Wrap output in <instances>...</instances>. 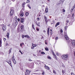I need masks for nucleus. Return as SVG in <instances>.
<instances>
[{
  "instance_id": "nucleus-1",
  "label": "nucleus",
  "mask_w": 75,
  "mask_h": 75,
  "mask_svg": "<svg viewBox=\"0 0 75 75\" xmlns=\"http://www.w3.org/2000/svg\"><path fill=\"white\" fill-rule=\"evenodd\" d=\"M64 38L66 40H67V42L68 44H70V43H72V45L73 46H75V41L73 40L72 41V40H71L69 39V38H68V35H67V32H64ZM72 41V42H71Z\"/></svg>"
},
{
  "instance_id": "nucleus-2",
  "label": "nucleus",
  "mask_w": 75,
  "mask_h": 75,
  "mask_svg": "<svg viewBox=\"0 0 75 75\" xmlns=\"http://www.w3.org/2000/svg\"><path fill=\"white\" fill-rule=\"evenodd\" d=\"M68 58V55L67 54H64L62 56V58L64 60H67Z\"/></svg>"
},
{
  "instance_id": "nucleus-3",
  "label": "nucleus",
  "mask_w": 75,
  "mask_h": 75,
  "mask_svg": "<svg viewBox=\"0 0 75 75\" xmlns=\"http://www.w3.org/2000/svg\"><path fill=\"white\" fill-rule=\"evenodd\" d=\"M14 13V10L13 9H11L10 11V13L9 14V16L11 17L13 15V14Z\"/></svg>"
},
{
  "instance_id": "nucleus-4",
  "label": "nucleus",
  "mask_w": 75,
  "mask_h": 75,
  "mask_svg": "<svg viewBox=\"0 0 75 75\" xmlns=\"http://www.w3.org/2000/svg\"><path fill=\"white\" fill-rule=\"evenodd\" d=\"M30 72H31V71L27 70H26V73H25V75H29L30 73Z\"/></svg>"
},
{
  "instance_id": "nucleus-5",
  "label": "nucleus",
  "mask_w": 75,
  "mask_h": 75,
  "mask_svg": "<svg viewBox=\"0 0 75 75\" xmlns=\"http://www.w3.org/2000/svg\"><path fill=\"white\" fill-rule=\"evenodd\" d=\"M12 59V61L13 62L14 64H16V60L14 59V56H13Z\"/></svg>"
},
{
  "instance_id": "nucleus-6",
  "label": "nucleus",
  "mask_w": 75,
  "mask_h": 75,
  "mask_svg": "<svg viewBox=\"0 0 75 75\" xmlns=\"http://www.w3.org/2000/svg\"><path fill=\"white\" fill-rule=\"evenodd\" d=\"M21 31H23L24 30V25H22L21 26Z\"/></svg>"
},
{
  "instance_id": "nucleus-7",
  "label": "nucleus",
  "mask_w": 75,
  "mask_h": 75,
  "mask_svg": "<svg viewBox=\"0 0 75 75\" xmlns=\"http://www.w3.org/2000/svg\"><path fill=\"white\" fill-rule=\"evenodd\" d=\"M2 29L4 31H5L6 30V26H4V25H3V27H2Z\"/></svg>"
},
{
  "instance_id": "nucleus-8",
  "label": "nucleus",
  "mask_w": 75,
  "mask_h": 75,
  "mask_svg": "<svg viewBox=\"0 0 75 75\" xmlns=\"http://www.w3.org/2000/svg\"><path fill=\"white\" fill-rule=\"evenodd\" d=\"M7 62L10 65L11 67H12V65L11 64V61H9V62Z\"/></svg>"
},
{
  "instance_id": "nucleus-9",
  "label": "nucleus",
  "mask_w": 75,
  "mask_h": 75,
  "mask_svg": "<svg viewBox=\"0 0 75 75\" xmlns=\"http://www.w3.org/2000/svg\"><path fill=\"white\" fill-rule=\"evenodd\" d=\"M44 18L46 21V23H47L48 22V21H47V17H46L45 16H44Z\"/></svg>"
},
{
  "instance_id": "nucleus-10",
  "label": "nucleus",
  "mask_w": 75,
  "mask_h": 75,
  "mask_svg": "<svg viewBox=\"0 0 75 75\" xmlns=\"http://www.w3.org/2000/svg\"><path fill=\"white\" fill-rule=\"evenodd\" d=\"M20 13V16L21 17H23V16H24V12L21 11Z\"/></svg>"
},
{
  "instance_id": "nucleus-11",
  "label": "nucleus",
  "mask_w": 75,
  "mask_h": 75,
  "mask_svg": "<svg viewBox=\"0 0 75 75\" xmlns=\"http://www.w3.org/2000/svg\"><path fill=\"white\" fill-rule=\"evenodd\" d=\"M18 22H13V25L15 26H16L17 25Z\"/></svg>"
},
{
  "instance_id": "nucleus-12",
  "label": "nucleus",
  "mask_w": 75,
  "mask_h": 75,
  "mask_svg": "<svg viewBox=\"0 0 75 75\" xmlns=\"http://www.w3.org/2000/svg\"><path fill=\"white\" fill-rule=\"evenodd\" d=\"M45 68L47 69H48V70H49V69H50V68H49V67H48L46 66V65H45Z\"/></svg>"
},
{
  "instance_id": "nucleus-13",
  "label": "nucleus",
  "mask_w": 75,
  "mask_h": 75,
  "mask_svg": "<svg viewBox=\"0 0 75 75\" xmlns=\"http://www.w3.org/2000/svg\"><path fill=\"white\" fill-rule=\"evenodd\" d=\"M59 22H58L56 24V25H55V27H57V26H58V25H59Z\"/></svg>"
},
{
  "instance_id": "nucleus-14",
  "label": "nucleus",
  "mask_w": 75,
  "mask_h": 75,
  "mask_svg": "<svg viewBox=\"0 0 75 75\" xmlns=\"http://www.w3.org/2000/svg\"><path fill=\"white\" fill-rule=\"evenodd\" d=\"M48 8H45V12L46 13H48Z\"/></svg>"
},
{
  "instance_id": "nucleus-15",
  "label": "nucleus",
  "mask_w": 75,
  "mask_h": 75,
  "mask_svg": "<svg viewBox=\"0 0 75 75\" xmlns=\"http://www.w3.org/2000/svg\"><path fill=\"white\" fill-rule=\"evenodd\" d=\"M21 22L22 23H23L24 22V19L23 18H21Z\"/></svg>"
},
{
  "instance_id": "nucleus-16",
  "label": "nucleus",
  "mask_w": 75,
  "mask_h": 75,
  "mask_svg": "<svg viewBox=\"0 0 75 75\" xmlns=\"http://www.w3.org/2000/svg\"><path fill=\"white\" fill-rule=\"evenodd\" d=\"M25 2H23L22 4V7H24V5H25Z\"/></svg>"
},
{
  "instance_id": "nucleus-17",
  "label": "nucleus",
  "mask_w": 75,
  "mask_h": 75,
  "mask_svg": "<svg viewBox=\"0 0 75 75\" xmlns=\"http://www.w3.org/2000/svg\"><path fill=\"white\" fill-rule=\"evenodd\" d=\"M9 35H10V33H7V38H9Z\"/></svg>"
},
{
  "instance_id": "nucleus-18",
  "label": "nucleus",
  "mask_w": 75,
  "mask_h": 75,
  "mask_svg": "<svg viewBox=\"0 0 75 75\" xmlns=\"http://www.w3.org/2000/svg\"><path fill=\"white\" fill-rule=\"evenodd\" d=\"M48 30H47V33L48 35H49V32L50 31V28H48Z\"/></svg>"
},
{
  "instance_id": "nucleus-19",
  "label": "nucleus",
  "mask_w": 75,
  "mask_h": 75,
  "mask_svg": "<svg viewBox=\"0 0 75 75\" xmlns=\"http://www.w3.org/2000/svg\"><path fill=\"white\" fill-rule=\"evenodd\" d=\"M25 37L29 38H30V36L28 35H25Z\"/></svg>"
},
{
  "instance_id": "nucleus-20",
  "label": "nucleus",
  "mask_w": 75,
  "mask_h": 75,
  "mask_svg": "<svg viewBox=\"0 0 75 75\" xmlns=\"http://www.w3.org/2000/svg\"><path fill=\"white\" fill-rule=\"evenodd\" d=\"M54 57V58L56 60H57V56L54 54V55H53Z\"/></svg>"
},
{
  "instance_id": "nucleus-21",
  "label": "nucleus",
  "mask_w": 75,
  "mask_h": 75,
  "mask_svg": "<svg viewBox=\"0 0 75 75\" xmlns=\"http://www.w3.org/2000/svg\"><path fill=\"white\" fill-rule=\"evenodd\" d=\"M12 49H11V48H10V50H9V54H10V53L11 52V50Z\"/></svg>"
},
{
  "instance_id": "nucleus-22",
  "label": "nucleus",
  "mask_w": 75,
  "mask_h": 75,
  "mask_svg": "<svg viewBox=\"0 0 75 75\" xmlns=\"http://www.w3.org/2000/svg\"><path fill=\"white\" fill-rule=\"evenodd\" d=\"M1 40L0 39V47H1Z\"/></svg>"
},
{
  "instance_id": "nucleus-23",
  "label": "nucleus",
  "mask_w": 75,
  "mask_h": 75,
  "mask_svg": "<svg viewBox=\"0 0 75 75\" xmlns=\"http://www.w3.org/2000/svg\"><path fill=\"white\" fill-rule=\"evenodd\" d=\"M67 27H67V26H66L64 27V30H67Z\"/></svg>"
},
{
  "instance_id": "nucleus-24",
  "label": "nucleus",
  "mask_w": 75,
  "mask_h": 75,
  "mask_svg": "<svg viewBox=\"0 0 75 75\" xmlns=\"http://www.w3.org/2000/svg\"><path fill=\"white\" fill-rule=\"evenodd\" d=\"M53 72L54 74H56V71H55V70H53Z\"/></svg>"
},
{
  "instance_id": "nucleus-25",
  "label": "nucleus",
  "mask_w": 75,
  "mask_h": 75,
  "mask_svg": "<svg viewBox=\"0 0 75 75\" xmlns=\"http://www.w3.org/2000/svg\"><path fill=\"white\" fill-rule=\"evenodd\" d=\"M32 28H33L34 29V30H35V28H34V24H32Z\"/></svg>"
},
{
  "instance_id": "nucleus-26",
  "label": "nucleus",
  "mask_w": 75,
  "mask_h": 75,
  "mask_svg": "<svg viewBox=\"0 0 75 75\" xmlns=\"http://www.w3.org/2000/svg\"><path fill=\"white\" fill-rule=\"evenodd\" d=\"M30 4H28V6L29 7V8H30V9H31V7H30Z\"/></svg>"
},
{
  "instance_id": "nucleus-27",
  "label": "nucleus",
  "mask_w": 75,
  "mask_h": 75,
  "mask_svg": "<svg viewBox=\"0 0 75 75\" xmlns=\"http://www.w3.org/2000/svg\"><path fill=\"white\" fill-rule=\"evenodd\" d=\"M25 15H26V16H28V13L26 12L25 13Z\"/></svg>"
},
{
  "instance_id": "nucleus-28",
  "label": "nucleus",
  "mask_w": 75,
  "mask_h": 75,
  "mask_svg": "<svg viewBox=\"0 0 75 75\" xmlns=\"http://www.w3.org/2000/svg\"><path fill=\"white\" fill-rule=\"evenodd\" d=\"M52 53L53 54V55H55V53H54V51H52Z\"/></svg>"
},
{
  "instance_id": "nucleus-29",
  "label": "nucleus",
  "mask_w": 75,
  "mask_h": 75,
  "mask_svg": "<svg viewBox=\"0 0 75 75\" xmlns=\"http://www.w3.org/2000/svg\"><path fill=\"white\" fill-rule=\"evenodd\" d=\"M45 50L46 51H48V48L47 47L45 48Z\"/></svg>"
},
{
  "instance_id": "nucleus-30",
  "label": "nucleus",
  "mask_w": 75,
  "mask_h": 75,
  "mask_svg": "<svg viewBox=\"0 0 75 75\" xmlns=\"http://www.w3.org/2000/svg\"><path fill=\"white\" fill-rule=\"evenodd\" d=\"M30 0H27L26 3H30Z\"/></svg>"
},
{
  "instance_id": "nucleus-31",
  "label": "nucleus",
  "mask_w": 75,
  "mask_h": 75,
  "mask_svg": "<svg viewBox=\"0 0 75 75\" xmlns=\"http://www.w3.org/2000/svg\"><path fill=\"white\" fill-rule=\"evenodd\" d=\"M62 12L64 13H65V10L64 9H63L62 11Z\"/></svg>"
},
{
  "instance_id": "nucleus-32",
  "label": "nucleus",
  "mask_w": 75,
  "mask_h": 75,
  "mask_svg": "<svg viewBox=\"0 0 75 75\" xmlns=\"http://www.w3.org/2000/svg\"><path fill=\"white\" fill-rule=\"evenodd\" d=\"M41 54H45V52H41Z\"/></svg>"
},
{
  "instance_id": "nucleus-33",
  "label": "nucleus",
  "mask_w": 75,
  "mask_h": 75,
  "mask_svg": "<svg viewBox=\"0 0 75 75\" xmlns=\"http://www.w3.org/2000/svg\"><path fill=\"white\" fill-rule=\"evenodd\" d=\"M64 1H65V0H60V1H61V2H62V3H63V2H64Z\"/></svg>"
},
{
  "instance_id": "nucleus-34",
  "label": "nucleus",
  "mask_w": 75,
  "mask_h": 75,
  "mask_svg": "<svg viewBox=\"0 0 75 75\" xmlns=\"http://www.w3.org/2000/svg\"><path fill=\"white\" fill-rule=\"evenodd\" d=\"M56 53L57 55V56H58V55H59V54H58V53L57 52H56Z\"/></svg>"
},
{
  "instance_id": "nucleus-35",
  "label": "nucleus",
  "mask_w": 75,
  "mask_h": 75,
  "mask_svg": "<svg viewBox=\"0 0 75 75\" xmlns=\"http://www.w3.org/2000/svg\"><path fill=\"white\" fill-rule=\"evenodd\" d=\"M37 21H39L40 20V18H38L37 19Z\"/></svg>"
},
{
  "instance_id": "nucleus-36",
  "label": "nucleus",
  "mask_w": 75,
  "mask_h": 75,
  "mask_svg": "<svg viewBox=\"0 0 75 75\" xmlns=\"http://www.w3.org/2000/svg\"><path fill=\"white\" fill-rule=\"evenodd\" d=\"M48 59H51V57H48Z\"/></svg>"
},
{
  "instance_id": "nucleus-37",
  "label": "nucleus",
  "mask_w": 75,
  "mask_h": 75,
  "mask_svg": "<svg viewBox=\"0 0 75 75\" xmlns=\"http://www.w3.org/2000/svg\"><path fill=\"white\" fill-rule=\"evenodd\" d=\"M32 46H33V47H36V46L35 45H34V44H33V45H32Z\"/></svg>"
},
{
  "instance_id": "nucleus-38",
  "label": "nucleus",
  "mask_w": 75,
  "mask_h": 75,
  "mask_svg": "<svg viewBox=\"0 0 75 75\" xmlns=\"http://www.w3.org/2000/svg\"><path fill=\"white\" fill-rule=\"evenodd\" d=\"M55 39L56 40H57L58 39V37H57Z\"/></svg>"
},
{
  "instance_id": "nucleus-39",
  "label": "nucleus",
  "mask_w": 75,
  "mask_h": 75,
  "mask_svg": "<svg viewBox=\"0 0 75 75\" xmlns=\"http://www.w3.org/2000/svg\"><path fill=\"white\" fill-rule=\"evenodd\" d=\"M19 52H20V53H21V54H23V53H22V52H21V50H20L19 51Z\"/></svg>"
},
{
  "instance_id": "nucleus-40",
  "label": "nucleus",
  "mask_w": 75,
  "mask_h": 75,
  "mask_svg": "<svg viewBox=\"0 0 75 75\" xmlns=\"http://www.w3.org/2000/svg\"><path fill=\"white\" fill-rule=\"evenodd\" d=\"M25 36L24 35H22V38H24Z\"/></svg>"
},
{
  "instance_id": "nucleus-41",
  "label": "nucleus",
  "mask_w": 75,
  "mask_h": 75,
  "mask_svg": "<svg viewBox=\"0 0 75 75\" xmlns=\"http://www.w3.org/2000/svg\"><path fill=\"white\" fill-rule=\"evenodd\" d=\"M36 25H37V26H38L39 27H40V25L39 24L37 23V24H36Z\"/></svg>"
},
{
  "instance_id": "nucleus-42",
  "label": "nucleus",
  "mask_w": 75,
  "mask_h": 75,
  "mask_svg": "<svg viewBox=\"0 0 75 75\" xmlns=\"http://www.w3.org/2000/svg\"><path fill=\"white\" fill-rule=\"evenodd\" d=\"M73 10L74 9H73L71 8V9L70 10L71 12H72Z\"/></svg>"
},
{
  "instance_id": "nucleus-43",
  "label": "nucleus",
  "mask_w": 75,
  "mask_h": 75,
  "mask_svg": "<svg viewBox=\"0 0 75 75\" xmlns=\"http://www.w3.org/2000/svg\"><path fill=\"white\" fill-rule=\"evenodd\" d=\"M4 41L5 42V41H6V38H4Z\"/></svg>"
},
{
  "instance_id": "nucleus-44",
  "label": "nucleus",
  "mask_w": 75,
  "mask_h": 75,
  "mask_svg": "<svg viewBox=\"0 0 75 75\" xmlns=\"http://www.w3.org/2000/svg\"><path fill=\"white\" fill-rule=\"evenodd\" d=\"M15 22H17V19H15Z\"/></svg>"
},
{
  "instance_id": "nucleus-45",
  "label": "nucleus",
  "mask_w": 75,
  "mask_h": 75,
  "mask_svg": "<svg viewBox=\"0 0 75 75\" xmlns=\"http://www.w3.org/2000/svg\"><path fill=\"white\" fill-rule=\"evenodd\" d=\"M14 19H15H15H17V17L16 16L14 18Z\"/></svg>"
},
{
  "instance_id": "nucleus-46",
  "label": "nucleus",
  "mask_w": 75,
  "mask_h": 75,
  "mask_svg": "<svg viewBox=\"0 0 75 75\" xmlns=\"http://www.w3.org/2000/svg\"><path fill=\"white\" fill-rule=\"evenodd\" d=\"M60 32L61 33H63V31L62 30V29H61V30H60Z\"/></svg>"
},
{
  "instance_id": "nucleus-47",
  "label": "nucleus",
  "mask_w": 75,
  "mask_h": 75,
  "mask_svg": "<svg viewBox=\"0 0 75 75\" xmlns=\"http://www.w3.org/2000/svg\"><path fill=\"white\" fill-rule=\"evenodd\" d=\"M44 73H45L44 71H43L42 73V75H44Z\"/></svg>"
},
{
  "instance_id": "nucleus-48",
  "label": "nucleus",
  "mask_w": 75,
  "mask_h": 75,
  "mask_svg": "<svg viewBox=\"0 0 75 75\" xmlns=\"http://www.w3.org/2000/svg\"><path fill=\"white\" fill-rule=\"evenodd\" d=\"M62 73H63V74H64V73H65V72L64 71H63V70H62Z\"/></svg>"
},
{
  "instance_id": "nucleus-49",
  "label": "nucleus",
  "mask_w": 75,
  "mask_h": 75,
  "mask_svg": "<svg viewBox=\"0 0 75 75\" xmlns=\"http://www.w3.org/2000/svg\"><path fill=\"white\" fill-rule=\"evenodd\" d=\"M35 23H36V24H38V22H37V21H35Z\"/></svg>"
},
{
  "instance_id": "nucleus-50",
  "label": "nucleus",
  "mask_w": 75,
  "mask_h": 75,
  "mask_svg": "<svg viewBox=\"0 0 75 75\" xmlns=\"http://www.w3.org/2000/svg\"><path fill=\"white\" fill-rule=\"evenodd\" d=\"M71 75H75V74H74L73 73H71Z\"/></svg>"
},
{
  "instance_id": "nucleus-51",
  "label": "nucleus",
  "mask_w": 75,
  "mask_h": 75,
  "mask_svg": "<svg viewBox=\"0 0 75 75\" xmlns=\"http://www.w3.org/2000/svg\"><path fill=\"white\" fill-rule=\"evenodd\" d=\"M20 45L21 47H23V46H22V44H21V43L20 44Z\"/></svg>"
},
{
  "instance_id": "nucleus-52",
  "label": "nucleus",
  "mask_w": 75,
  "mask_h": 75,
  "mask_svg": "<svg viewBox=\"0 0 75 75\" xmlns=\"http://www.w3.org/2000/svg\"><path fill=\"white\" fill-rule=\"evenodd\" d=\"M18 21H20V18H18Z\"/></svg>"
},
{
  "instance_id": "nucleus-53",
  "label": "nucleus",
  "mask_w": 75,
  "mask_h": 75,
  "mask_svg": "<svg viewBox=\"0 0 75 75\" xmlns=\"http://www.w3.org/2000/svg\"><path fill=\"white\" fill-rule=\"evenodd\" d=\"M6 46H7V45H8V43H6Z\"/></svg>"
},
{
  "instance_id": "nucleus-54",
  "label": "nucleus",
  "mask_w": 75,
  "mask_h": 75,
  "mask_svg": "<svg viewBox=\"0 0 75 75\" xmlns=\"http://www.w3.org/2000/svg\"><path fill=\"white\" fill-rule=\"evenodd\" d=\"M69 23V21H67V23Z\"/></svg>"
},
{
  "instance_id": "nucleus-55",
  "label": "nucleus",
  "mask_w": 75,
  "mask_h": 75,
  "mask_svg": "<svg viewBox=\"0 0 75 75\" xmlns=\"http://www.w3.org/2000/svg\"><path fill=\"white\" fill-rule=\"evenodd\" d=\"M73 8H75V6H73Z\"/></svg>"
},
{
  "instance_id": "nucleus-56",
  "label": "nucleus",
  "mask_w": 75,
  "mask_h": 75,
  "mask_svg": "<svg viewBox=\"0 0 75 75\" xmlns=\"http://www.w3.org/2000/svg\"><path fill=\"white\" fill-rule=\"evenodd\" d=\"M73 8H75V6H73Z\"/></svg>"
},
{
  "instance_id": "nucleus-57",
  "label": "nucleus",
  "mask_w": 75,
  "mask_h": 75,
  "mask_svg": "<svg viewBox=\"0 0 75 75\" xmlns=\"http://www.w3.org/2000/svg\"><path fill=\"white\" fill-rule=\"evenodd\" d=\"M29 61H32V60L31 59H29Z\"/></svg>"
},
{
  "instance_id": "nucleus-58",
  "label": "nucleus",
  "mask_w": 75,
  "mask_h": 75,
  "mask_svg": "<svg viewBox=\"0 0 75 75\" xmlns=\"http://www.w3.org/2000/svg\"><path fill=\"white\" fill-rule=\"evenodd\" d=\"M31 49H34V47H31Z\"/></svg>"
},
{
  "instance_id": "nucleus-59",
  "label": "nucleus",
  "mask_w": 75,
  "mask_h": 75,
  "mask_svg": "<svg viewBox=\"0 0 75 75\" xmlns=\"http://www.w3.org/2000/svg\"><path fill=\"white\" fill-rule=\"evenodd\" d=\"M37 31H39V29H38V28H37Z\"/></svg>"
},
{
  "instance_id": "nucleus-60",
  "label": "nucleus",
  "mask_w": 75,
  "mask_h": 75,
  "mask_svg": "<svg viewBox=\"0 0 75 75\" xmlns=\"http://www.w3.org/2000/svg\"><path fill=\"white\" fill-rule=\"evenodd\" d=\"M52 22H53V23H54V20H53V21H52Z\"/></svg>"
},
{
  "instance_id": "nucleus-61",
  "label": "nucleus",
  "mask_w": 75,
  "mask_h": 75,
  "mask_svg": "<svg viewBox=\"0 0 75 75\" xmlns=\"http://www.w3.org/2000/svg\"><path fill=\"white\" fill-rule=\"evenodd\" d=\"M72 9H73V10L74 9V8H73V7H72Z\"/></svg>"
},
{
  "instance_id": "nucleus-62",
  "label": "nucleus",
  "mask_w": 75,
  "mask_h": 75,
  "mask_svg": "<svg viewBox=\"0 0 75 75\" xmlns=\"http://www.w3.org/2000/svg\"><path fill=\"white\" fill-rule=\"evenodd\" d=\"M43 32H44V33H45V31L44 30H43Z\"/></svg>"
},
{
  "instance_id": "nucleus-63",
  "label": "nucleus",
  "mask_w": 75,
  "mask_h": 75,
  "mask_svg": "<svg viewBox=\"0 0 75 75\" xmlns=\"http://www.w3.org/2000/svg\"><path fill=\"white\" fill-rule=\"evenodd\" d=\"M45 44H47V42H45Z\"/></svg>"
},
{
  "instance_id": "nucleus-64",
  "label": "nucleus",
  "mask_w": 75,
  "mask_h": 75,
  "mask_svg": "<svg viewBox=\"0 0 75 75\" xmlns=\"http://www.w3.org/2000/svg\"><path fill=\"white\" fill-rule=\"evenodd\" d=\"M68 23H66V25H67V24Z\"/></svg>"
}]
</instances>
